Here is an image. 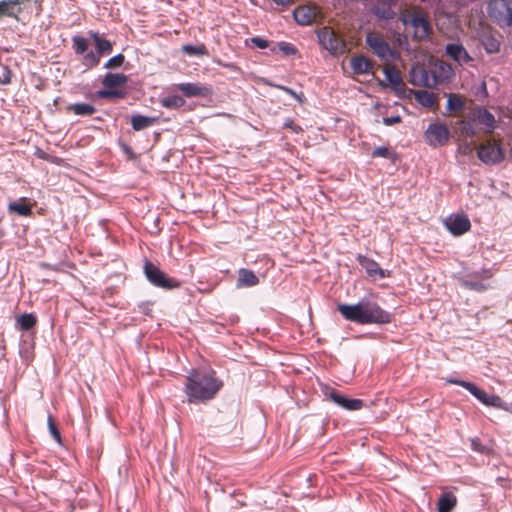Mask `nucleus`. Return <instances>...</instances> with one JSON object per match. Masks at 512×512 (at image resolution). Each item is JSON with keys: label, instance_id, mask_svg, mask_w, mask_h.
Segmentation results:
<instances>
[{"label": "nucleus", "instance_id": "obj_1", "mask_svg": "<svg viewBox=\"0 0 512 512\" xmlns=\"http://www.w3.org/2000/svg\"><path fill=\"white\" fill-rule=\"evenodd\" d=\"M223 387V381L211 369H192L186 376L184 392L190 404L206 403L214 399Z\"/></svg>", "mask_w": 512, "mask_h": 512}, {"label": "nucleus", "instance_id": "obj_2", "mask_svg": "<svg viewBox=\"0 0 512 512\" xmlns=\"http://www.w3.org/2000/svg\"><path fill=\"white\" fill-rule=\"evenodd\" d=\"M338 311L344 319L360 325L388 324L392 321L390 312L369 300H361L354 305L340 304Z\"/></svg>", "mask_w": 512, "mask_h": 512}, {"label": "nucleus", "instance_id": "obj_3", "mask_svg": "<svg viewBox=\"0 0 512 512\" xmlns=\"http://www.w3.org/2000/svg\"><path fill=\"white\" fill-rule=\"evenodd\" d=\"M494 275V270L490 267L482 265L481 267H474L472 269L465 268L462 276L460 277V283L463 287L476 291L484 292L489 288V285L485 283L486 280L490 279Z\"/></svg>", "mask_w": 512, "mask_h": 512}, {"label": "nucleus", "instance_id": "obj_4", "mask_svg": "<svg viewBox=\"0 0 512 512\" xmlns=\"http://www.w3.org/2000/svg\"><path fill=\"white\" fill-rule=\"evenodd\" d=\"M365 43L368 49L384 62L394 61L399 58L398 51L391 47L380 32H368L365 37Z\"/></svg>", "mask_w": 512, "mask_h": 512}, {"label": "nucleus", "instance_id": "obj_5", "mask_svg": "<svg viewBox=\"0 0 512 512\" xmlns=\"http://www.w3.org/2000/svg\"><path fill=\"white\" fill-rule=\"evenodd\" d=\"M404 25H410L414 29V38L423 40L431 33V25L427 14L420 8L406 10L400 16Z\"/></svg>", "mask_w": 512, "mask_h": 512}, {"label": "nucleus", "instance_id": "obj_6", "mask_svg": "<svg viewBox=\"0 0 512 512\" xmlns=\"http://www.w3.org/2000/svg\"><path fill=\"white\" fill-rule=\"evenodd\" d=\"M317 37L320 45L333 56L342 55L348 50L345 40L331 27L319 29Z\"/></svg>", "mask_w": 512, "mask_h": 512}, {"label": "nucleus", "instance_id": "obj_7", "mask_svg": "<svg viewBox=\"0 0 512 512\" xmlns=\"http://www.w3.org/2000/svg\"><path fill=\"white\" fill-rule=\"evenodd\" d=\"M143 271L147 280L157 288L172 290L179 288L181 285L179 280L169 277L166 273L161 271L158 266L147 259L144 262Z\"/></svg>", "mask_w": 512, "mask_h": 512}, {"label": "nucleus", "instance_id": "obj_8", "mask_svg": "<svg viewBox=\"0 0 512 512\" xmlns=\"http://www.w3.org/2000/svg\"><path fill=\"white\" fill-rule=\"evenodd\" d=\"M488 14L499 25L512 27V0H491Z\"/></svg>", "mask_w": 512, "mask_h": 512}, {"label": "nucleus", "instance_id": "obj_9", "mask_svg": "<svg viewBox=\"0 0 512 512\" xmlns=\"http://www.w3.org/2000/svg\"><path fill=\"white\" fill-rule=\"evenodd\" d=\"M322 392L326 398L345 410L356 411L363 407V401L361 399H349L329 385H324Z\"/></svg>", "mask_w": 512, "mask_h": 512}, {"label": "nucleus", "instance_id": "obj_10", "mask_svg": "<svg viewBox=\"0 0 512 512\" xmlns=\"http://www.w3.org/2000/svg\"><path fill=\"white\" fill-rule=\"evenodd\" d=\"M479 159L486 164H496L504 159V152L495 140H487L477 150Z\"/></svg>", "mask_w": 512, "mask_h": 512}, {"label": "nucleus", "instance_id": "obj_11", "mask_svg": "<svg viewBox=\"0 0 512 512\" xmlns=\"http://www.w3.org/2000/svg\"><path fill=\"white\" fill-rule=\"evenodd\" d=\"M450 137L449 129L445 124L432 123L425 131L426 142L432 147L444 146Z\"/></svg>", "mask_w": 512, "mask_h": 512}, {"label": "nucleus", "instance_id": "obj_12", "mask_svg": "<svg viewBox=\"0 0 512 512\" xmlns=\"http://www.w3.org/2000/svg\"><path fill=\"white\" fill-rule=\"evenodd\" d=\"M444 225L454 236L463 235L471 228V222L465 214H452L448 216L444 221Z\"/></svg>", "mask_w": 512, "mask_h": 512}, {"label": "nucleus", "instance_id": "obj_13", "mask_svg": "<svg viewBox=\"0 0 512 512\" xmlns=\"http://www.w3.org/2000/svg\"><path fill=\"white\" fill-rule=\"evenodd\" d=\"M445 52L448 57L461 66L473 62V58L461 44L449 43L446 45Z\"/></svg>", "mask_w": 512, "mask_h": 512}, {"label": "nucleus", "instance_id": "obj_14", "mask_svg": "<svg viewBox=\"0 0 512 512\" xmlns=\"http://www.w3.org/2000/svg\"><path fill=\"white\" fill-rule=\"evenodd\" d=\"M186 97H208L212 94V88L198 83H180L177 86Z\"/></svg>", "mask_w": 512, "mask_h": 512}, {"label": "nucleus", "instance_id": "obj_15", "mask_svg": "<svg viewBox=\"0 0 512 512\" xmlns=\"http://www.w3.org/2000/svg\"><path fill=\"white\" fill-rule=\"evenodd\" d=\"M477 400H479L482 404L501 408L503 405V400L500 396L495 394H487L484 390L479 388L476 384H473V387L469 391Z\"/></svg>", "mask_w": 512, "mask_h": 512}, {"label": "nucleus", "instance_id": "obj_16", "mask_svg": "<svg viewBox=\"0 0 512 512\" xmlns=\"http://www.w3.org/2000/svg\"><path fill=\"white\" fill-rule=\"evenodd\" d=\"M360 265L365 269L367 274L373 279H383L386 277H390V271L387 269H382L379 264L374 261L372 258H358Z\"/></svg>", "mask_w": 512, "mask_h": 512}, {"label": "nucleus", "instance_id": "obj_17", "mask_svg": "<svg viewBox=\"0 0 512 512\" xmlns=\"http://www.w3.org/2000/svg\"><path fill=\"white\" fill-rule=\"evenodd\" d=\"M350 67L354 74H374V62L364 55H355L350 59Z\"/></svg>", "mask_w": 512, "mask_h": 512}, {"label": "nucleus", "instance_id": "obj_18", "mask_svg": "<svg viewBox=\"0 0 512 512\" xmlns=\"http://www.w3.org/2000/svg\"><path fill=\"white\" fill-rule=\"evenodd\" d=\"M474 120L477 124L485 126L486 133H492L495 127V117L487 109L479 107L472 112Z\"/></svg>", "mask_w": 512, "mask_h": 512}, {"label": "nucleus", "instance_id": "obj_19", "mask_svg": "<svg viewBox=\"0 0 512 512\" xmlns=\"http://www.w3.org/2000/svg\"><path fill=\"white\" fill-rule=\"evenodd\" d=\"M34 203H31L27 198L22 197L18 201L11 202L8 205L9 213H15L19 216L29 217L32 215V208Z\"/></svg>", "mask_w": 512, "mask_h": 512}, {"label": "nucleus", "instance_id": "obj_20", "mask_svg": "<svg viewBox=\"0 0 512 512\" xmlns=\"http://www.w3.org/2000/svg\"><path fill=\"white\" fill-rule=\"evenodd\" d=\"M21 0H2L0 2V18L2 17H13L18 18V14L21 12Z\"/></svg>", "mask_w": 512, "mask_h": 512}, {"label": "nucleus", "instance_id": "obj_21", "mask_svg": "<svg viewBox=\"0 0 512 512\" xmlns=\"http://www.w3.org/2000/svg\"><path fill=\"white\" fill-rule=\"evenodd\" d=\"M457 505V497L451 492H444L436 503L437 512H452Z\"/></svg>", "mask_w": 512, "mask_h": 512}, {"label": "nucleus", "instance_id": "obj_22", "mask_svg": "<svg viewBox=\"0 0 512 512\" xmlns=\"http://www.w3.org/2000/svg\"><path fill=\"white\" fill-rule=\"evenodd\" d=\"M294 19L297 23L301 25H309L311 24L315 17L316 13L313 8L307 6H301L294 10Z\"/></svg>", "mask_w": 512, "mask_h": 512}, {"label": "nucleus", "instance_id": "obj_23", "mask_svg": "<svg viewBox=\"0 0 512 512\" xmlns=\"http://www.w3.org/2000/svg\"><path fill=\"white\" fill-rule=\"evenodd\" d=\"M237 287H252L259 283L258 277L253 271L241 268L238 271Z\"/></svg>", "mask_w": 512, "mask_h": 512}, {"label": "nucleus", "instance_id": "obj_24", "mask_svg": "<svg viewBox=\"0 0 512 512\" xmlns=\"http://www.w3.org/2000/svg\"><path fill=\"white\" fill-rule=\"evenodd\" d=\"M371 11L379 19L390 20L395 16V12L392 10L390 1L382 0V2L374 5Z\"/></svg>", "mask_w": 512, "mask_h": 512}, {"label": "nucleus", "instance_id": "obj_25", "mask_svg": "<svg viewBox=\"0 0 512 512\" xmlns=\"http://www.w3.org/2000/svg\"><path fill=\"white\" fill-rule=\"evenodd\" d=\"M385 78L390 86L398 88L403 84L401 73L398 69L391 65H385L383 67Z\"/></svg>", "mask_w": 512, "mask_h": 512}, {"label": "nucleus", "instance_id": "obj_26", "mask_svg": "<svg viewBox=\"0 0 512 512\" xmlns=\"http://www.w3.org/2000/svg\"><path fill=\"white\" fill-rule=\"evenodd\" d=\"M128 76L121 73H107L102 80L103 86L107 88H115L123 86L127 83Z\"/></svg>", "mask_w": 512, "mask_h": 512}, {"label": "nucleus", "instance_id": "obj_27", "mask_svg": "<svg viewBox=\"0 0 512 512\" xmlns=\"http://www.w3.org/2000/svg\"><path fill=\"white\" fill-rule=\"evenodd\" d=\"M156 117H148L143 115H133L131 117V126L135 131L144 130L157 122Z\"/></svg>", "mask_w": 512, "mask_h": 512}, {"label": "nucleus", "instance_id": "obj_28", "mask_svg": "<svg viewBox=\"0 0 512 512\" xmlns=\"http://www.w3.org/2000/svg\"><path fill=\"white\" fill-rule=\"evenodd\" d=\"M37 324V317L33 313H24L16 319V328L20 331H28Z\"/></svg>", "mask_w": 512, "mask_h": 512}, {"label": "nucleus", "instance_id": "obj_29", "mask_svg": "<svg viewBox=\"0 0 512 512\" xmlns=\"http://www.w3.org/2000/svg\"><path fill=\"white\" fill-rule=\"evenodd\" d=\"M90 36L95 42L97 53L101 55L110 54L112 51V43L109 40L103 39L97 32H90Z\"/></svg>", "mask_w": 512, "mask_h": 512}, {"label": "nucleus", "instance_id": "obj_30", "mask_svg": "<svg viewBox=\"0 0 512 512\" xmlns=\"http://www.w3.org/2000/svg\"><path fill=\"white\" fill-rule=\"evenodd\" d=\"M416 101L424 107L431 108L436 104V96L433 92L419 90L415 93Z\"/></svg>", "mask_w": 512, "mask_h": 512}, {"label": "nucleus", "instance_id": "obj_31", "mask_svg": "<svg viewBox=\"0 0 512 512\" xmlns=\"http://www.w3.org/2000/svg\"><path fill=\"white\" fill-rule=\"evenodd\" d=\"M68 112H73L78 116H88L95 113L96 109L93 105L88 103H75L67 107Z\"/></svg>", "mask_w": 512, "mask_h": 512}, {"label": "nucleus", "instance_id": "obj_32", "mask_svg": "<svg viewBox=\"0 0 512 512\" xmlns=\"http://www.w3.org/2000/svg\"><path fill=\"white\" fill-rule=\"evenodd\" d=\"M481 43L487 53H498L500 50L499 40L491 34L482 35Z\"/></svg>", "mask_w": 512, "mask_h": 512}, {"label": "nucleus", "instance_id": "obj_33", "mask_svg": "<svg viewBox=\"0 0 512 512\" xmlns=\"http://www.w3.org/2000/svg\"><path fill=\"white\" fill-rule=\"evenodd\" d=\"M477 122L472 117L470 120H462L460 130L465 137H474L477 134Z\"/></svg>", "mask_w": 512, "mask_h": 512}, {"label": "nucleus", "instance_id": "obj_34", "mask_svg": "<svg viewBox=\"0 0 512 512\" xmlns=\"http://www.w3.org/2000/svg\"><path fill=\"white\" fill-rule=\"evenodd\" d=\"M182 52L189 56H204L208 54V50L204 44L199 45H183L181 48Z\"/></svg>", "mask_w": 512, "mask_h": 512}, {"label": "nucleus", "instance_id": "obj_35", "mask_svg": "<svg viewBox=\"0 0 512 512\" xmlns=\"http://www.w3.org/2000/svg\"><path fill=\"white\" fill-rule=\"evenodd\" d=\"M185 104V100L178 95H171L161 100V105L168 109H178Z\"/></svg>", "mask_w": 512, "mask_h": 512}, {"label": "nucleus", "instance_id": "obj_36", "mask_svg": "<svg viewBox=\"0 0 512 512\" xmlns=\"http://www.w3.org/2000/svg\"><path fill=\"white\" fill-rule=\"evenodd\" d=\"M72 42H73V49H74L76 54L82 55V54H84L87 51V49H88V41L84 37L79 36V35H75L72 38Z\"/></svg>", "mask_w": 512, "mask_h": 512}, {"label": "nucleus", "instance_id": "obj_37", "mask_svg": "<svg viewBox=\"0 0 512 512\" xmlns=\"http://www.w3.org/2000/svg\"><path fill=\"white\" fill-rule=\"evenodd\" d=\"M447 107L451 112H459L464 108V102L459 96L451 94L448 97Z\"/></svg>", "mask_w": 512, "mask_h": 512}, {"label": "nucleus", "instance_id": "obj_38", "mask_svg": "<svg viewBox=\"0 0 512 512\" xmlns=\"http://www.w3.org/2000/svg\"><path fill=\"white\" fill-rule=\"evenodd\" d=\"M100 62V55L90 51L84 55L83 63L89 68L96 67Z\"/></svg>", "mask_w": 512, "mask_h": 512}, {"label": "nucleus", "instance_id": "obj_39", "mask_svg": "<svg viewBox=\"0 0 512 512\" xmlns=\"http://www.w3.org/2000/svg\"><path fill=\"white\" fill-rule=\"evenodd\" d=\"M39 266L44 269H50L55 272H64L66 268H71L72 266L66 262H60L58 264H48L46 262L39 263Z\"/></svg>", "mask_w": 512, "mask_h": 512}, {"label": "nucleus", "instance_id": "obj_40", "mask_svg": "<svg viewBox=\"0 0 512 512\" xmlns=\"http://www.w3.org/2000/svg\"><path fill=\"white\" fill-rule=\"evenodd\" d=\"M394 155L395 153L388 147H377L371 154L372 158L382 157L387 159L393 158Z\"/></svg>", "mask_w": 512, "mask_h": 512}, {"label": "nucleus", "instance_id": "obj_41", "mask_svg": "<svg viewBox=\"0 0 512 512\" xmlns=\"http://www.w3.org/2000/svg\"><path fill=\"white\" fill-rule=\"evenodd\" d=\"M125 92L121 90H113L112 88H108L107 90H100L98 92L99 97L101 98H124Z\"/></svg>", "mask_w": 512, "mask_h": 512}, {"label": "nucleus", "instance_id": "obj_42", "mask_svg": "<svg viewBox=\"0 0 512 512\" xmlns=\"http://www.w3.org/2000/svg\"><path fill=\"white\" fill-rule=\"evenodd\" d=\"M124 60H125V57L123 54H117V55L113 56L112 58H110L106 62L105 68H107V69L118 68L123 64Z\"/></svg>", "mask_w": 512, "mask_h": 512}, {"label": "nucleus", "instance_id": "obj_43", "mask_svg": "<svg viewBox=\"0 0 512 512\" xmlns=\"http://www.w3.org/2000/svg\"><path fill=\"white\" fill-rule=\"evenodd\" d=\"M48 427L52 437L58 442L61 443V434L58 428L54 423V419L51 415L48 416Z\"/></svg>", "mask_w": 512, "mask_h": 512}, {"label": "nucleus", "instance_id": "obj_44", "mask_svg": "<svg viewBox=\"0 0 512 512\" xmlns=\"http://www.w3.org/2000/svg\"><path fill=\"white\" fill-rule=\"evenodd\" d=\"M11 70L6 65L0 64V83L8 84L11 81Z\"/></svg>", "mask_w": 512, "mask_h": 512}, {"label": "nucleus", "instance_id": "obj_45", "mask_svg": "<svg viewBox=\"0 0 512 512\" xmlns=\"http://www.w3.org/2000/svg\"><path fill=\"white\" fill-rule=\"evenodd\" d=\"M277 88L281 89L282 91H284L285 93L291 95L293 98H295L297 101H299L301 104L305 101V97H304V94L303 93H297L295 92L293 89L289 88V87H286V86H281V85H277L276 86Z\"/></svg>", "mask_w": 512, "mask_h": 512}, {"label": "nucleus", "instance_id": "obj_46", "mask_svg": "<svg viewBox=\"0 0 512 512\" xmlns=\"http://www.w3.org/2000/svg\"><path fill=\"white\" fill-rule=\"evenodd\" d=\"M446 383L459 385V386L463 387L464 389H466L467 391H470V389L473 387V384H474L472 382L460 380V379H456V378H447Z\"/></svg>", "mask_w": 512, "mask_h": 512}, {"label": "nucleus", "instance_id": "obj_47", "mask_svg": "<svg viewBox=\"0 0 512 512\" xmlns=\"http://www.w3.org/2000/svg\"><path fill=\"white\" fill-rule=\"evenodd\" d=\"M279 49L285 55H295L297 53L296 47L293 44H290V43H287V42L279 43Z\"/></svg>", "mask_w": 512, "mask_h": 512}, {"label": "nucleus", "instance_id": "obj_48", "mask_svg": "<svg viewBox=\"0 0 512 512\" xmlns=\"http://www.w3.org/2000/svg\"><path fill=\"white\" fill-rule=\"evenodd\" d=\"M284 126H285L286 128L291 129V130H292L293 132H295V133H300V132H302V128H301L299 125L295 124V123H294V121H293L292 119H287V120L285 121V123H284Z\"/></svg>", "mask_w": 512, "mask_h": 512}, {"label": "nucleus", "instance_id": "obj_49", "mask_svg": "<svg viewBox=\"0 0 512 512\" xmlns=\"http://www.w3.org/2000/svg\"><path fill=\"white\" fill-rule=\"evenodd\" d=\"M401 122V117L400 116H391V117H384L383 118V123L386 125V126H391V125H394V124H397V123H400Z\"/></svg>", "mask_w": 512, "mask_h": 512}, {"label": "nucleus", "instance_id": "obj_50", "mask_svg": "<svg viewBox=\"0 0 512 512\" xmlns=\"http://www.w3.org/2000/svg\"><path fill=\"white\" fill-rule=\"evenodd\" d=\"M252 43L255 44L258 48L265 49L268 47V41L262 39L260 37H254L251 39Z\"/></svg>", "mask_w": 512, "mask_h": 512}, {"label": "nucleus", "instance_id": "obj_51", "mask_svg": "<svg viewBox=\"0 0 512 512\" xmlns=\"http://www.w3.org/2000/svg\"><path fill=\"white\" fill-rule=\"evenodd\" d=\"M277 4H285L286 2H292L293 0H273Z\"/></svg>", "mask_w": 512, "mask_h": 512}, {"label": "nucleus", "instance_id": "obj_52", "mask_svg": "<svg viewBox=\"0 0 512 512\" xmlns=\"http://www.w3.org/2000/svg\"><path fill=\"white\" fill-rule=\"evenodd\" d=\"M224 67L226 68H229V69H235L236 66L234 64H223Z\"/></svg>", "mask_w": 512, "mask_h": 512}, {"label": "nucleus", "instance_id": "obj_53", "mask_svg": "<svg viewBox=\"0 0 512 512\" xmlns=\"http://www.w3.org/2000/svg\"><path fill=\"white\" fill-rule=\"evenodd\" d=\"M267 259V264H270L271 267L274 266V262L272 260V258H266Z\"/></svg>", "mask_w": 512, "mask_h": 512}, {"label": "nucleus", "instance_id": "obj_54", "mask_svg": "<svg viewBox=\"0 0 512 512\" xmlns=\"http://www.w3.org/2000/svg\"><path fill=\"white\" fill-rule=\"evenodd\" d=\"M471 150H472V148H470L469 146H466L464 153H467V151H471Z\"/></svg>", "mask_w": 512, "mask_h": 512}]
</instances>
